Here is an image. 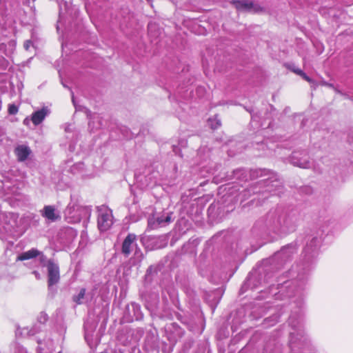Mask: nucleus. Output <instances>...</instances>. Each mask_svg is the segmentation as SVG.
Returning a JSON list of instances; mask_svg holds the SVG:
<instances>
[{"label": "nucleus", "mask_w": 353, "mask_h": 353, "mask_svg": "<svg viewBox=\"0 0 353 353\" xmlns=\"http://www.w3.org/2000/svg\"><path fill=\"white\" fill-rule=\"evenodd\" d=\"M100 353H107L106 352H100Z\"/></svg>", "instance_id": "38"}, {"label": "nucleus", "mask_w": 353, "mask_h": 353, "mask_svg": "<svg viewBox=\"0 0 353 353\" xmlns=\"http://www.w3.org/2000/svg\"><path fill=\"white\" fill-rule=\"evenodd\" d=\"M32 46V42L31 40H26L24 42L23 48L26 50H29L30 48Z\"/></svg>", "instance_id": "24"}, {"label": "nucleus", "mask_w": 353, "mask_h": 353, "mask_svg": "<svg viewBox=\"0 0 353 353\" xmlns=\"http://www.w3.org/2000/svg\"><path fill=\"white\" fill-rule=\"evenodd\" d=\"M15 353H28V352L25 347L19 345L16 348Z\"/></svg>", "instance_id": "25"}, {"label": "nucleus", "mask_w": 353, "mask_h": 353, "mask_svg": "<svg viewBox=\"0 0 353 353\" xmlns=\"http://www.w3.org/2000/svg\"><path fill=\"white\" fill-rule=\"evenodd\" d=\"M48 289V291L54 293L57 289L54 288L60 281L59 265L54 260L50 259L47 264Z\"/></svg>", "instance_id": "3"}, {"label": "nucleus", "mask_w": 353, "mask_h": 353, "mask_svg": "<svg viewBox=\"0 0 353 353\" xmlns=\"http://www.w3.org/2000/svg\"><path fill=\"white\" fill-rule=\"evenodd\" d=\"M72 102L74 103V97L72 96Z\"/></svg>", "instance_id": "37"}, {"label": "nucleus", "mask_w": 353, "mask_h": 353, "mask_svg": "<svg viewBox=\"0 0 353 353\" xmlns=\"http://www.w3.org/2000/svg\"><path fill=\"white\" fill-rule=\"evenodd\" d=\"M299 221L300 214L296 210L277 207L259 219L256 226L263 232L282 237L294 232Z\"/></svg>", "instance_id": "1"}, {"label": "nucleus", "mask_w": 353, "mask_h": 353, "mask_svg": "<svg viewBox=\"0 0 353 353\" xmlns=\"http://www.w3.org/2000/svg\"><path fill=\"white\" fill-rule=\"evenodd\" d=\"M37 257L41 266L47 268V264L50 259H48L47 256L41 251L40 254L37 255Z\"/></svg>", "instance_id": "20"}, {"label": "nucleus", "mask_w": 353, "mask_h": 353, "mask_svg": "<svg viewBox=\"0 0 353 353\" xmlns=\"http://www.w3.org/2000/svg\"><path fill=\"white\" fill-rule=\"evenodd\" d=\"M265 184L267 189L265 191L275 193L276 190L281 187V183L277 180L275 176L269 177L265 180Z\"/></svg>", "instance_id": "13"}, {"label": "nucleus", "mask_w": 353, "mask_h": 353, "mask_svg": "<svg viewBox=\"0 0 353 353\" xmlns=\"http://www.w3.org/2000/svg\"><path fill=\"white\" fill-rule=\"evenodd\" d=\"M297 248L296 244L291 243L283 247L280 251L276 252L274 257L281 260V262H286L296 252Z\"/></svg>", "instance_id": "8"}, {"label": "nucleus", "mask_w": 353, "mask_h": 353, "mask_svg": "<svg viewBox=\"0 0 353 353\" xmlns=\"http://www.w3.org/2000/svg\"><path fill=\"white\" fill-rule=\"evenodd\" d=\"M148 28H149V32H150V31H151V28H152V26H151V25H149Z\"/></svg>", "instance_id": "35"}, {"label": "nucleus", "mask_w": 353, "mask_h": 353, "mask_svg": "<svg viewBox=\"0 0 353 353\" xmlns=\"http://www.w3.org/2000/svg\"><path fill=\"white\" fill-rule=\"evenodd\" d=\"M28 123H29V119H28V118H26V119H24V121H23V124H25V125H28Z\"/></svg>", "instance_id": "33"}, {"label": "nucleus", "mask_w": 353, "mask_h": 353, "mask_svg": "<svg viewBox=\"0 0 353 353\" xmlns=\"http://www.w3.org/2000/svg\"><path fill=\"white\" fill-rule=\"evenodd\" d=\"M48 315L45 312H42L39 314L37 318V321L40 324H44L48 321Z\"/></svg>", "instance_id": "22"}, {"label": "nucleus", "mask_w": 353, "mask_h": 353, "mask_svg": "<svg viewBox=\"0 0 353 353\" xmlns=\"http://www.w3.org/2000/svg\"><path fill=\"white\" fill-rule=\"evenodd\" d=\"M208 123L213 130L217 129L221 126V120L216 116L214 118L209 119Z\"/></svg>", "instance_id": "19"}, {"label": "nucleus", "mask_w": 353, "mask_h": 353, "mask_svg": "<svg viewBox=\"0 0 353 353\" xmlns=\"http://www.w3.org/2000/svg\"><path fill=\"white\" fill-rule=\"evenodd\" d=\"M41 215L45 218L47 222L53 223L61 219L60 212L54 205H45L40 210Z\"/></svg>", "instance_id": "7"}, {"label": "nucleus", "mask_w": 353, "mask_h": 353, "mask_svg": "<svg viewBox=\"0 0 353 353\" xmlns=\"http://www.w3.org/2000/svg\"><path fill=\"white\" fill-rule=\"evenodd\" d=\"M132 307L134 309H137V310H139V309H140L139 305H137V304H135V303L132 304Z\"/></svg>", "instance_id": "32"}, {"label": "nucleus", "mask_w": 353, "mask_h": 353, "mask_svg": "<svg viewBox=\"0 0 353 353\" xmlns=\"http://www.w3.org/2000/svg\"><path fill=\"white\" fill-rule=\"evenodd\" d=\"M292 70L294 73L300 75L301 77L302 74H303V72H304L303 70H301V69H299V68H294Z\"/></svg>", "instance_id": "28"}, {"label": "nucleus", "mask_w": 353, "mask_h": 353, "mask_svg": "<svg viewBox=\"0 0 353 353\" xmlns=\"http://www.w3.org/2000/svg\"><path fill=\"white\" fill-rule=\"evenodd\" d=\"M40 254V251L36 248H32L28 251H26L17 257L19 261H25L37 257V255Z\"/></svg>", "instance_id": "14"}, {"label": "nucleus", "mask_w": 353, "mask_h": 353, "mask_svg": "<svg viewBox=\"0 0 353 353\" xmlns=\"http://www.w3.org/2000/svg\"><path fill=\"white\" fill-rule=\"evenodd\" d=\"M268 174H269V171L266 170L265 169L264 170H261V169L256 170L253 171V172H252V175L256 176V177L265 176V175H268Z\"/></svg>", "instance_id": "21"}, {"label": "nucleus", "mask_w": 353, "mask_h": 353, "mask_svg": "<svg viewBox=\"0 0 353 353\" xmlns=\"http://www.w3.org/2000/svg\"><path fill=\"white\" fill-rule=\"evenodd\" d=\"M18 214L13 212H0V230L8 235H12L18 226Z\"/></svg>", "instance_id": "2"}, {"label": "nucleus", "mask_w": 353, "mask_h": 353, "mask_svg": "<svg viewBox=\"0 0 353 353\" xmlns=\"http://www.w3.org/2000/svg\"><path fill=\"white\" fill-rule=\"evenodd\" d=\"M14 153L18 161L23 162L29 158L32 152L29 146L22 144L15 147Z\"/></svg>", "instance_id": "9"}, {"label": "nucleus", "mask_w": 353, "mask_h": 353, "mask_svg": "<svg viewBox=\"0 0 353 353\" xmlns=\"http://www.w3.org/2000/svg\"><path fill=\"white\" fill-rule=\"evenodd\" d=\"M9 45L13 48L16 46V42L14 40H12L9 42Z\"/></svg>", "instance_id": "31"}, {"label": "nucleus", "mask_w": 353, "mask_h": 353, "mask_svg": "<svg viewBox=\"0 0 353 353\" xmlns=\"http://www.w3.org/2000/svg\"><path fill=\"white\" fill-rule=\"evenodd\" d=\"M34 329H36V328H35V327H34L32 330H31L30 331V334H34L35 333L38 332L40 330V328H39V329H38V330H34Z\"/></svg>", "instance_id": "30"}, {"label": "nucleus", "mask_w": 353, "mask_h": 353, "mask_svg": "<svg viewBox=\"0 0 353 353\" xmlns=\"http://www.w3.org/2000/svg\"><path fill=\"white\" fill-rule=\"evenodd\" d=\"M301 77L306 81L309 82L310 83H314V81L310 77H308L305 72H303V74L301 75Z\"/></svg>", "instance_id": "26"}, {"label": "nucleus", "mask_w": 353, "mask_h": 353, "mask_svg": "<svg viewBox=\"0 0 353 353\" xmlns=\"http://www.w3.org/2000/svg\"><path fill=\"white\" fill-rule=\"evenodd\" d=\"M305 285V281H301L299 284H293V285H288V287H290V291L294 293L293 296H298L299 298H300L299 303L301 304L302 303V292L303 290V288Z\"/></svg>", "instance_id": "15"}, {"label": "nucleus", "mask_w": 353, "mask_h": 353, "mask_svg": "<svg viewBox=\"0 0 353 353\" xmlns=\"http://www.w3.org/2000/svg\"><path fill=\"white\" fill-rule=\"evenodd\" d=\"M97 225L101 232L107 231L113 223L112 210L105 205L97 207Z\"/></svg>", "instance_id": "4"}, {"label": "nucleus", "mask_w": 353, "mask_h": 353, "mask_svg": "<svg viewBox=\"0 0 353 353\" xmlns=\"http://www.w3.org/2000/svg\"><path fill=\"white\" fill-rule=\"evenodd\" d=\"M290 162L293 165L301 168H309L311 166L308 154L304 150L294 152L290 157Z\"/></svg>", "instance_id": "5"}, {"label": "nucleus", "mask_w": 353, "mask_h": 353, "mask_svg": "<svg viewBox=\"0 0 353 353\" xmlns=\"http://www.w3.org/2000/svg\"><path fill=\"white\" fill-rule=\"evenodd\" d=\"M8 110L10 114L14 115L18 112L19 108L14 104H9Z\"/></svg>", "instance_id": "23"}, {"label": "nucleus", "mask_w": 353, "mask_h": 353, "mask_svg": "<svg viewBox=\"0 0 353 353\" xmlns=\"http://www.w3.org/2000/svg\"><path fill=\"white\" fill-rule=\"evenodd\" d=\"M85 294V289L81 288L80 292L77 295H75L73 296L72 299L73 301L75 302L77 304H81L82 300L83 299Z\"/></svg>", "instance_id": "18"}, {"label": "nucleus", "mask_w": 353, "mask_h": 353, "mask_svg": "<svg viewBox=\"0 0 353 353\" xmlns=\"http://www.w3.org/2000/svg\"><path fill=\"white\" fill-rule=\"evenodd\" d=\"M48 115V109L43 108L32 114L31 121L34 125H39Z\"/></svg>", "instance_id": "12"}, {"label": "nucleus", "mask_w": 353, "mask_h": 353, "mask_svg": "<svg viewBox=\"0 0 353 353\" xmlns=\"http://www.w3.org/2000/svg\"><path fill=\"white\" fill-rule=\"evenodd\" d=\"M231 3L240 12H258L261 10L258 4L247 0H233Z\"/></svg>", "instance_id": "6"}, {"label": "nucleus", "mask_w": 353, "mask_h": 353, "mask_svg": "<svg viewBox=\"0 0 353 353\" xmlns=\"http://www.w3.org/2000/svg\"><path fill=\"white\" fill-rule=\"evenodd\" d=\"M32 273L37 280H40L41 279V275L37 270H34Z\"/></svg>", "instance_id": "27"}, {"label": "nucleus", "mask_w": 353, "mask_h": 353, "mask_svg": "<svg viewBox=\"0 0 353 353\" xmlns=\"http://www.w3.org/2000/svg\"><path fill=\"white\" fill-rule=\"evenodd\" d=\"M72 208H74V205L71 206L70 205H69L65 210V214H68L71 213Z\"/></svg>", "instance_id": "29"}, {"label": "nucleus", "mask_w": 353, "mask_h": 353, "mask_svg": "<svg viewBox=\"0 0 353 353\" xmlns=\"http://www.w3.org/2000/svg\"><path fill=\"white\" fill-rule=\"evenodd\" d=\"M172 213L163 214L157 218V226H164L172 221Z\"/></svg>", "instance_id": "16"}, {"label": "nucleus", "mask_w": 353, "mask_h": 353, "mask_svg": "<svg viewBox=\"0 0 353 353\" xmlns=\"http://www.w3.org/2000/svg\"><path fill=\"white\" fill-rule=\"evenodd\" d=\"M171 291H172V294L174 295L175 294V290L174 288H171Z\"/></svg>", "instance_id": "34"}, {"label": "nucleus", "mask_w": 353, "mask_h": 353, "mask_svg": "<svg viewBox=\"0 0 353 353\" xmlns=\"http://www.w3.org/2000/svg\"><path fill=\"white\" fill-rule=\"evenodd\" d=\"M135 241L136 235L134 234H128L125 237L121 248V252L125 256L128 257L130 254L133 245L136 244Z\"/></svg>", "instance_id": "10"}, {"label": "nucleus", "mask_w": 353, "mask_h": 353, "mask_svg": "<svg viewBox=\"0 0 353 353\" xmlns=\"http://www.w3.org/2000/svg\"><path fill=\"white\" fill-rule=\"evenodd\" d=\"M321 244V240L317 237H313L310 239V242H307L306 246L304 248L305 255L313 256L318 250Z\"/></svg>", "instance_id": "11"}, {"label": "nucleus", "mask_w": 353, "mask_h": 353, "mask_svg": "<svg viewBox=\"0 0 353 353\" xmlns=\"http://www.w3.org/2000/svg\"><path fill=\"white\" fill-rule=\"evenodd\" d=\"M101 126V120L99 115L94 114L89 121V127L92 130L100 128Z\"/></svg>", "instance_id": "17"}, {"label": "nucleus", "mask_w": 353, "mask_h": 353, "mask_svg": "<svg viewBox=\"0 0 353 353\" xmlns=\"http://www.w3.org/2000/svg\"><path fill=\"white\" fill-rule=\"evenodd\" d=\"M148 223H149V225H152L151 220L149 221Z\"/></svg>", "instance_id": "36"}]
</instances>
